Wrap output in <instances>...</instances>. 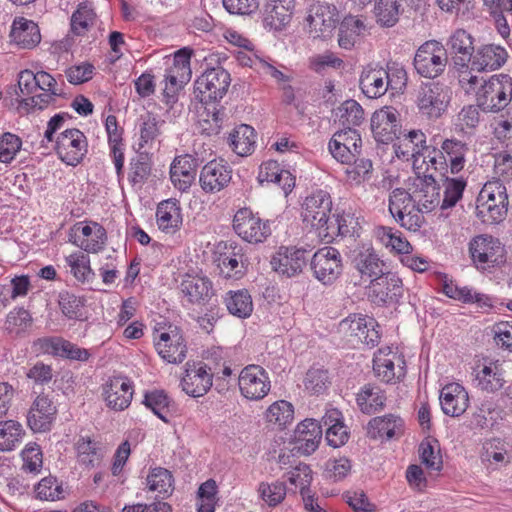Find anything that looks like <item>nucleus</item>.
Returning <instances> with one entry per match:
<instances>
[{
  "mask_svg": "<svg viewBox=\"0 0 512 512\" xmlns=\"http://www.w3.org/2000/svg\"><path fill=\"white\" fill-rule=\"evenodd\" d=\"M364 30L365 25L361 19L351 15L345 17L339 26V46L344 49H351Z\"/></svg>",
  "mask_w": 512,
  "mask_h": 512,
  "instance_id": "nucleus-40",
  "label": "nucleus"
},
{
  "mask_svg": "<svg viewBox=\"0 0 512 512\" xmlns=\"http://www.w3.org/2000/svg\"><path fill=\"white\" fill-rule=\"evenodd\" d=\"M352 263L362 276L376 278L384 273V263L371 247H362L355 251Z\"/></svg>",
  "mask_w": 512,
  "mask_h": 512,
  "instance_id": "nucleus-28",
  "label": "nucleus"
},
{
  "mask_svg": "<svg viewBox=\"0 0 512 512\" xmlns=\"http://www.w3.org/2000/svg\"><path fill=\"white\" fill-rule=\"evenodd\" d=\"M474 381L479 389L489 393L500 390L505 383L502 369L493 363L488 366L484 365L481 370L477 371Z\"/></svg>",
  "mask_w": 512,
  "mask_h": 512,
  "instance_id": "nucleus-35",
  "label": "nucleus"
},
{
  "mask_svg": "<svg viewBox=\"0 0 512 512\" xmlns=\"http://www.w3.org/2000/svg\"><path fill=\"white\" fill-rule=\"evenodd\" d=\"M335 116L343 128L354 129L364 120V110L355 100L344 101L335 111Z\"/></svg>",
  "mask_w": 512,
  "mask_h": 512,
  "instance_id": "nucleus-41",
  "label": "nucleus"
},
{
  "mask_svg": "<svg viewBox=\"0 0 512 512\" xmlns=\"http://www.w3.org/2000/svg\"><path fill=\"white\" fill-rule=\"evenodd\" d=\"M403 425V420L394 414L375 417L368 423V434L374 439L378 437L391 439L402 433Z\"/></svg>",
  "mask_w": 512,
  "mask_h": 512,
  "instance_id": "nucleus-32",
  "label": "nucleus"
},
{
  "mask_svg": "<svg viewBox=\"0 0 512 512\" xmlns=\"http://www.w3.org/2000/svg\"><path fill=\"white\" fill-rule=\"evenodd\" d=\"M331 210L332 200L330 194L324 190H317L306 197L302 205L301 215L303 221L319 233L330 219Z\"/></svg>",
  "mask_w": 512,
  "mask_h": 512,
  "instance_id": "nucleus-10",
  "label": "nucleus"
},
{
  "mask_svg": "<svg viewBox=\"0 0 512 512\" xmlns=\"http://www.w3.org/2000/svg\"><path fill=\"white\" fill-rule=\"evenodd\" d=\"M104 395L107 405L116 410L126 409L132 400V385L122 377L112 379L104 388Z\"/></svg>",
  "mask_w": 512,
  "mask_h": 512,
  "instance_id": "nucleus-27",
  "label": "nucleus"
},
{
  "mask_svg": "<svg viewBox=\"0 0 512 512\" xmlns=\"http://www.w3.org/2000/svg\"><path fill=\"white\" fill-rule=\"evenodd\" d=\"M386 397L383 391L371 384H366L357 394V405L365 414H373L384 407Z\"/></svg>",
  "mask_w": 512,
  "mask_h": 512,
  "instance_id": "nucleus-38",
  "label": "nucleus"
},
{
  "mask_svg": "<svg viewBox=\"0 0 512 512\" xmlns=\"http://www.w3.org/2000/svg\"><path fill=\"white\" fill-rule=\"evenodd\" d=\"M329 383L328 372L321 368H310L304 379L305 389L312 394L323 393Z\"/></svg>",
  "mask_w": 512,
  "mask_h": 512,
  "instance_id": "nucleus-59",
  "label": "nucleus"
},
{
  "mask_svg": "<svg viewBox=\"0 0 512 512\" xmlns=\"http://www.w3.org/2000/svg\"><path fill=\"white\" fill-rule=\"evenodd\" d=\"M508 53L505 48L487 44L477 47L475 60L471 64H505Z\"/></svg>",
  "mask_w": 512,
  "mask_h": 512,
  "instance_id": "nucleus-54",
  "label": "nucleus"
},
{
  "mask_svg": "<svg viewBox=\"0 0 512 512\" xmlns=\"http://www.w3.org/2000/svg\"><path fill=\"white\" fill-rule=\"evenodd\" d=\"M469 253L478 269L486 270L505 262L504 246L491 235L482 234L472 238Z\"/></svg>",
  "mask_w": 512,
  "mask_h": 512,
  "instance_id": "nucleus-5",
  "label": "nucleus"
},
{
  "mask_svg": "<svg viewBox=\"0 0 512 512\" xmlns=\"http://www.w3.org/2000/svg\"><path fill=\"white\" fill-rule=\"evenodd\" d=\"M442 154L446 156L448 168L451 174H458L465 165L468 145L458 139H445L441 143Z\"/></svg>",
  "mask_w": 512,
  "mask_h": 512,
  "instance_id": "nucleus-34",
  "label": "nucleus"
},
{
  "mask_svg": "<svg viewBox=\"0 0 512 512\" xmlns=\"http://www.w3.org/2000/svg\"><path fill=\"white\" fill-rule=\"evenodd\" d=\"M202 161L191 154L174 158L170 167V178L180 191L188 190L196 179L197 169Z\"/></svg>",
  "mask_w": 512,
  "mask_h": 512,
  "instance_id": "nucleus-19",
  "label": "nucleus"
},
{
  "mask_svg": "<svg viewBox=\"0 0 512 512\" xmlns=\"http://www.w3.org/2000/svg\"><path fill=\"white\" fill-rule=\"evenodd\" d=\"M386 70L383 67L364 70L360 77V88L368 98H378L388 90Z\"/></svg>",
  "mask_w": 512,
  "mask_h": 512,
  "instance_id": "nucleus-29",
  "label": "nucleus"
},
{
  "mask_svg": "<svg viewBox=\"0 0 512 512\" xmlns=\"http://www.w3.org/2000/svg\"><path fill=\"white\" fill-rule=\"evenodd\" d=\"M348 217L349 216L345 215H337L335 218L330 217L325 227L319 232L321 240L325 243H330L338 235L345 236L349 234L350 229L347 224Z\"/></svg>",
  "mask_w": 512,
  "mask_h": 512,
  "instance_id": "nucleus-57",
  "label": "nucleus"
},
{
  "mask_svg": "<svg viewBox=\"0 0 512 512\" xmlns=\"http://www.w3.org/2000/svg\"><path fill=\"white\" fill-rule=\"evenodd\" d=\"M143 404L165 423H169V418L175 411V402L164 390L147 391Z\"/></svg>",
  "mask_w": 512,
  "mask_h": 512,
  "instance_id": "nucleus-31",
  "label": "nucleus"
},
{
  "mask_svg": "<svg viewBox=\"0 0 512 512\" xmlns=\"http://www.w3.org/2000/svg\"><path fill=\"white\" fill-rule=\"evenodd\" d=\"M150 490L157 491L159 496L165 498L173 491V476L165 468H155L147 477Z\"/></svg>",
  "mask_w": 512,
  "mask_h": 512,
  "instance_id": "nucleus-48",
  "label": "nucleus"
},
{
  "mask_svg": "<svg viewBox=\"0 0 512 512\" xmlns=\"http://www.w3.org/2000/svg\"><path fill=\"white\" fill-rule=\"evenodd\" d=\"M443 61L447 63L446 48L436 40H429L418 48L413 64H442Z\"/></svg>",
  "mask_w": 512,
  "mask_h": 512,
  "instance_id": "nucleus-43",
  "label": "nucleus"
},
{
  "mask_svg": "<svg viewBox=\"0 0 512 512\" xmlns=\"http://www.w3.org/2000/svg\"><path fill=\"white\" fill-rule=\"evenodd\" d=\"M155 348L160 357L168 363H181L186 357L187 347L177 327H169L168 332H162L155 343Z\"/></svg>",
  "mask_w": 512,
  "mask_h": 512,
  "instance_id": "nucleus-20",
  "label": "nucleus"
},
{
  "mask_svg": "<svg viewBox=\"0 0 512 512\" xmlns=\"http://www.w3.org/2000/svg\"><path fill=\"white\" fill-rule=\"evenodd\" d=\"M34 410L38 414H34V433L49 431L57 412L56 406L48 396H38L34 401Z\"/></svg>",
  "mask_w": 512,
  "mask_h": 512,
  "instance_id": "nucleus-36",
  "label": "nucleus"
},
{
  "mask_svg": "<svg viewBox=\"0 0 512 512\" xmlns=\"http://www.w3.org/2000/svg\"><path fill=\"white\" fill-rule=\"evenodd\" d=\"M450 101L451 93L448 87L438 82H429L420 87L416 104L423 117L436 120L446 112Z\"/></svg>",
  "mask_w": 512,
  "mask_h": 512,
  "instance_id": "nucleus-4",
  "label": "nucleus"
},
{
  "mask_svg": "<svg viewBox=\"0 0 512 512\" xmlns=\"http://www.w3.org/2000/svg\"><path fill=\"white\" fill-rule=\"evenodd\" d=\"M373 370L375 376L382 382L397 383L406 375V361L397 349L381 348L374 355Z\"/></svg>",
  "mask_w": 512,
  "mask_h": 512,
  "instance_id": "nucleus-7",
  "label": "nucleus"
},
{
  "mask_svg": "<svg viewBox=\"0 0 512 512\" xmlns=\"http://www.w3.org/2000/svg\"><path fill=\"white\" fill-rule=\"evenodd\" d=\"M105 127L108 134V141L111 147V155L113 157L116 172L120 177L124 166V153L120 148L122 132L118 129L117 118L114 115H109L106 118Z\"/></svg>",
  "mask_w": 512,
  "mask_h": 512,
  "instance_id": "nucleus-37",
  "label": "nucleus"
},
{
  "mask_svg": "<svg viewBox=\"0 0 512 512\" xmlns=\"http://www.w3.org/2000/svg\"><path fill=\"white\" fill-rule=\"evenodd\" d=\"M96 13L92 8L91 3H80L77 10L71 16V31L75 35H83L85 32L94 25Z\"/></svg>",
  "mask_w": 512,
  "mask_h": 512,
  "instance_id": "nucleus-47",
  "label": "nucleus"
},
{
  "mask_svg": "<svg viewBox=\"0 0 512 512\" xmlns=\"http://www.w3.org/2000/svg\"><path fill=\"white\" fill-rule=\"evenodd\" d=\"M234 57L238 64H249L258 61L260 64H270L269 57H266L261 51L255 50L251 42L243 39V43L239 44V48L233 51Z\"/></svg>",
  "mask_w": 512,
  "mask_h": 512,
  "instance_id": "nucleus-58",
  "label": "nucleus"
},
{
  "mask_svg": "<svg viewBox=\"0 0 512 512\" xmlns=\"http://www.w3.org/2000/svg\"><path fill=\"white\" fill-rule=\"evenodd\" d=\"M31 23L32 21L22 16L15 17L11 24L9 33L11 41L22 48L29 47L30 42L32 41V39H28Z\"/></svg>",
  "mask_w": 512,
  "mask_h": 512,
  "instance_id": "nucleus-61",
  "label": "nucleus"
},
{
  "mask_svg": "<svg viewBox=\"0 0 512 512\" xmlns=\"http://www.w3.org/2000/svg\"><path fill=\"white\" fill-rule=\"evenodd\" d=\"M233 229L243 240L252 243H262L271 234L268 222H264L249 208L239 209L234 215Z\"/></svg>",
  "mask_w": 512,
  "mask_h": 512,
  "instance_id": "nucleus-9",
  "label": "nucleus"
},
{
  "mask_svg": "<svg viewBox=\"0 0 512 512\" xmlns=\"http://www.w3.org/2000/svg\"><path fill=\"white\" fill-rule=\"evenodd\" d=\"M310 251L304 248L280 247L271 260L273 269L286 276L293 277L301 273L307 265Z\"/></svg>",
  "mask_w": 512,
  "mask_h": 512,
  "instance_id": "nucleus-16",
  "label": "nucleus"
},
{
  "mask_svg": "<svg viewBox=\"0 0 512 512\" xmlns=\"http://www.w3.org/2000/svg\"><path fill=\"white\" fill-rule=\"evenodd\" d=\"M6 329L9 333L20 335L32 326V316L28 309L17 307L10 311L6 317Z\"/></svg>",
  "mask_w": 512,
  "mask_h": 512,
  "instance_id": "nucleus-52",
  "label": "nucleus"
},
{
  "mask_svg": "<svg viewBox=\"0 0 512 512\" xmlns=\"http://www.w3.org/2000/svg\"><path fill=\"white\" fill-rule=\"evenodd\" d=\"M426 143V136L421 130H410L408 133H402L398 143L394 144L395 153L398 158L409 159L417 158L423 152Z\"/></svg>",
  "mask_w": 512,
  "mask_h": 512,
  "instance_id": "nucleus-30",
  "label": "nucleus"
},
{
  "mask_svg": "<svg viewBox=\"0 0 512 512\" xmlns=\"http://www.w3.org/2000/svg\"><path fill=\"white\" fill-rule=\"evenodd\" d=\"M238 385L242 396L253 401L263 399L271 388L268 373L258 365L243 368L238 377Z\"/></svg>",
  "mask_w": 512,
  "mask_h": 512,
  "instance_id": "nucleus-11",
  "label": "nucleus"
},
{
  "mask_svg": "<svg viewBox=\"0 0 512 512\" xmlns=\"http://www.w3.org/2000/svg\"><path fill=\"white\" fill-rule=\"evenodd\" d=\"M413 203L422 211L430 212L441 202L440 186L432 175H425L414 182V190L411 193Z\"/></svg>",
  "mask_w": 512,
  "mask_h": 512,
  "instance_id": "nucleus-22",
  "label": "nucleus"
},
{
  "mask_svg": "<svg viewBox=\"0 0 512 512\" xmlns=\"http://www.w3.org/2000/svg\"><path fill=\"white\" fill-rule=\"evenodd\" d=\"M403 283L397 274L387 272L370 282L368 296L377 305L398 303L403 295Z\"/></svg>",
  "mask_w": 512,
  "mask_h": 512,
  "instance_id": "nucleus-12",
  "label": "nucleus"
},
{
  "mask_svg": "<svg viewBox=\"0 0 512 512\" xmlns=\"http://www.w3.org/2000/svg\"><path fill=\"white\" fill-rule=\"evenodd\" d=\"M466 185L467 182L463 177H446L444 181V197L442 200L441 208L447 209L454 207L456 203L462 198Z\"/></svg>",
  "mask_w": 512,
  "mask_h": 512,
  "instance_id": "nucleus-55",
  "label": "nucleus"
},
{
  "mask_svg": "<svg viewBox=\"0 0 512 512\" xmlns=\"http://www.w3.org/2000/svg\"><path fill=\"white\" fill-rule=\"evenodd\" d=\"M23 435L24 431L18 422L14 420L0 422V450H12Z\"/></svg>",
  "mask_w": 512,
  "mask_h": 512,
  "instance_id": "nucleus-53",
  "label": "nucleus"
},
{
  "mask_svg": "<svg viewBox=\"0 0 512 512\" xmlns=\"http://www.w3.org/2000/svg\"><path fill=\"white\" fill-rule=\"evenodd\" d=\"M367 325H376L374 318L362 315L352 314L341 321L342 330L349 332L351 336L356 337L360 342L367 328Z\"/></svg>",
  "mask_w": 512,
  "mask_h": 512,
  "instance_id": "nucleus-56",
  "label": "nucleus"
},
{
  "mask_svg": "<svg viewBox=\"0 0 512 512\" xmlns=\"http://www.w3.org/2000/svg\"><path fill=\"white\" fill-rule=\"evenodd\" d=\"M254 137V129L249 125L241 124L231 134L230 145L236 154L246 156L254 150Z\"/></svg>",
  "mask_w": 512,
  "mask_h": 512,
  "instance_id": "nucleus-44",
  "label": "nucleus"
},
{
  "mask_svg": "<svg viewBox=\"0 0 512 512\" xmlns=\"http://www.w3.org/2000/svg\"><path fill=\"white\" fill-rule=\"evenodd\" d=\"M447 58L453 64H471L476 57L474 38L464 29H457L447 42Z\"/></svg>",
  "mask_w": 512,
  "mask_h": 512,
  "instance_id": "nucleus-18",
  "label": "nucleus"
},
{
  "mask_svg": "<svg viewBox=\"0 0 512 512\" xmlns=\"http://www.w3.org/2000/svg\"><path fill=\"white\" fill-rule=\"evenodd\" d=\"M218 266L226 277H240L244 268V255L241 249L235 246L230 253L221 254Z\"/></svg>",
  "mask_w": 512,
  "mask_h": 512,
  "instance_id": "nucleus-49",
  "label": "nucleus"
},
{
  "mask_svg": "<svg viewBox=\"0 0 512 512\" xmlns=\"http://www.w3.org/2000/svg\"><path fill=\"white\" fill-rule=\"evenodd\" d=\"M479 108L485 112H498L512 99V78L507 74L493 75L483 80L476 92Z\"/></svg>",
  "mask_w": 512,
  "mask_h": 512,
  "instance_id": "nucleus-3",
  "label": "nucleus"
},
{
  "mask_svg": "<svg viewBox=\"0 0 512 512\" xmlns=\"http://www.w3.org/2000/svg\"><path fill=\"white\" fill-rule=\"evenodd\" d=\"M401 0H375L374 13L381 26H394L401 14Z\"/></svg>",
  "mask_w": 512,
  "mask_h": 512,
  "instance_id": "nucleus-45",
  "label": "nucleus"
},
{
  "mask_svg": "<svg viewBox=\"0 0 512 512\" xmlns=\"http://www.w3.org/2000/svg\"><path fill=\"white\" fill-rule=\"evenodd\" d=\"M380 231V239L387 247H391L392 250L400 254H409L411 252V244L401 237L400 233L393 232L392 228L387 227H382Z\"/></svg>",
  "mask_w": 512,
  "mask_h": 512,
  "instance_id": "nucleus-62",
  "label": "nucleus"
},
{
  "mask_svg": "<svg viewBox=\"0 0 512 512\" xmlns=\"http://www.w3.org/2000/svg\"><path fill=\"white\" fill-rule=\"evenodd\" d=\"M306 21L314 37H327L339 22V12L335 5L318 1L311 5Z\"/></svg>",
  "mask_w": 512,
  "mask_h": 512,
  "instance_id": "nucleus-15",
  "label": "nucleus"
},
{
  "mask_svg": "<svg viewBox=\"0 0 512 512\" xmlns=\"http://www.w3.org/2000/svg\"><path fill=\"white\" fill-rule=\"evenodd\" d=\"M293 418V405L285 400L274 402L266 412L267 421L278 425L280 428H284L287 424L291 423Z\"/></svg>",
  "mask_w": 512,
  "mask_h": 512,
  "instance_id": "nucleus-51",
  "label": "nucleus"
},
{
  "mask_svg": "<svg viewBox=\"0 0 512 512\" xmlns=\"http://www.w3.org/2000/svg\"><path fill=\"white\" fill-rule=\"evenodd\" d=\"M508 205L505 185L500 180L488 181L477 197V216L484 223H499L505 219Z\"/></svg>",
  "mask_w": 512,
  "mask_h": 512,
  "instance_id": "nucleus-2",
  "label": "nucleus"
},
{
  "mask_svg": "<svg viewBox=\"0 0 512 512\" xmlns=\"http://www.w3.org/2000/svg\"><path fill=\"white\" fill-rule=\"evenodd\" d=\"M68 236L69 242L88 253H96L103 249L107 240L105 228L96 222H92L91 225L76 223L70 228Z\"/></svg>",
  "mask_w": 512,
  "mask_h": 512,
  "instance_id": "nucleus-14",
  "label": "nucleus"
},
{
  "mask_svg": "<svg viewBox=\"0 0 512 512\" xmlns=\"http://www.w3.org/2000/svg\"><path fill=\"white\" fill-rule=\"evenodd\" d=\"M295 0H266L263 23L275 31L283 30L291 21Z\"/></svg>",
  "mask_w": 512,
  "mask_h": 512,
  "instance_id": "nucleus-23",
  "label": "nucleus"
},
{
  "mask_svg": "<svg viewBox=\"0 0 512 512\" xmlns=\"http://www.w3.org/2000/svg\"><path fill=\"white\" fill-rule=\"evenodd\" d=\"M439 399L443 413L451 417L461 416L468 408V393L458 383H450L444 386Z\"/></svg>",
  "mask_w": 512,
  "mask_h": 512,
  "instance_id": "nucleus-25",
  "label": "nucleus"
},
{
  "mask_svg": "<svg viewBox=\"0 0 512 512\" xmlns=\"http://www.w3.org/2000/svg\"><path fill=\"white\" fill-rule=\"evenodd\" d=\"M78 461L86 467L97 466L102 458L99 443L90 437H80L76 443Z\"/></svg>",
  "mask_w": 512,
  "mask_h": 512,
  "instance_id": "nucleus-46",
  "label": "nucleus"
},
{
  "mask_svg": "<svg viewBox=\"0 0 512 512\" xmlns=\"http://www.w3.org/2000/svg\"><path fill=\"white\" fill-rule=\"evenodd\" d=\"M185 376L181 380L183 391L192 397H200L206 394L212 386L213 374L211 368L200 362L198 367L187 363Z\"/></svg>",
  "mask_w": 512,
  "mask_h": 512,
  "instance_id": "nucleus-21",
  "label": "nucleus"
},
{
  "mask_svg": "<svg viewBox=\"0 0 512 512\" xmlns=\"http://www.w3.org/2000/svg\"><path fill=\"white\" fill-rule=\"evenodd\" d=\"M413 204L411 194L403 188L394 189L389 196V211L396 219Z\"/></svg>",
  "mask_w": 512,
  "mask_h": 512,
  "instance_id": "nucleus-63",
  "label": "nucleus"
},
{
  "mask_svg": "<svg viewBox=\"0 0 512 512\" xmlns=\"http://www.w3.org/2000/svg\"><path fill=\"white\" fill-rule=\"evenodd\" d=\"M59 307L62 313L68 318L73 320L83 321L86 319L83 313L84 299L76 295L64 291L59 294Z\"/></svg>",
  "mask_w": 512,
  "mask_h": 512,
  "instance_id": "nucleus-50",
  "label": "nucleus"
},
{
  "mask_svg": "<svg viewBox=\"0 0 512 512\" xmlns=\"http://www.w3.org/2000/svg\"><path fill=\"white\" fill-rule=\"evenodd\" d=\"M483 6L494 19L499 33L508 35L510 28L506 16L512 15V0H483Z\"/></svg>",
  "mask_w": 512,
  "mask_h": 512,
  "instance_id": "nucleus-39",
  "label": "nucleus"
},
{
  "mask_svg": "<svg viewBox=\"0 0 512 512\" xmlns=\"http://www.w3.org/2000/svg\"><path fill=\"white\" fill-rule=\"evenodd\" d=\"M314 277L324 285L333 284L342 274L341 253L334 247L325 246L318 249L310 260Z\"/></svg>",
  "mask_w": 512,
  "mask_h": 512,
  "instance_id": "nucleus-6",
  "label": "nucleus"
},
{
  "mask_svg": "<svg viewBox=\"0 0 512 512\" xmlns=\"http://www.w3.org/2000/svg\"><path fill=\"white\" fill-rule=\"evenodd\" d=\"M398 117V111L392 107H384L373 113L371 130L377 142L387 144L400 139L402 130Z\"/></svg>",
  "mask_w": 512,
  "mask_h": 512,
  "instance_id": "nucleus-13",
  "label": "nucleus"
},
{
  "mask_svg": "<svg viewBox=\"0 0 512 512\" xmlns=\"http://www.w3.org/2000/svg\"><path fill=\"white\" fill-rule=\"evenodd\" d=\"M159 229L167 233H173L179 229L182 223L181 209L174 199L162 201L156 211Z\"/></svg>",
  "mask_w": 512,
  "mask_h": 512,
  "instance_id": "nucleus-33",
  "label": "nucleus"
},
{
  "mask_svg": "<svg viewBox=\"0 0 512 512\" xmlns=\"http://www.w3.org/2000/svg\"><path fill=\"white\" fill-rule=\"evenodd\" d=\"M34 492H36V497L41 500L54 501L61 498L63 490L61 485L57 483V479L49 476L43 478L38 485L34 487Z\"/></svg>",
  "mask_w": 512,
  "mask_h": 512,
  "instance_id": "nucleus-64",
  "label": "nucleus"
},
{
  "mask_svg": "<svg viewBox=\"0 0 512 512\" xmlns=\"http://www.w3.org/2000/svg\"><path fill=\"white\" fill-rule=\"evenodd\" d=\"M54 149L62 162L77 166L87 154V138L79 129H66L56 138Z\"/></svg>",
  "mask_w": 512,
  "mask_h": 512,
  "instance_id": "nucleus-8",
  "label": "nucleus"
},
{
  "mask_svg": "<svg viewBox=\"0 0 512 512\" xmlns=\"http://www.w3.org/2000/svg\"><path fill=\"white\" fill-rule=\"evenodd\" d=\"M180 290L191 304L205 305L214 295L212 282L207 277L186 275Z\"/></svg>",
  "mask_w": 512,
  "mask_h": 512,
  "instance_id": "nucleus-26",
  "label": "nucleus"
},
{
  "mask_svg": "<svg viewBox=\"0 0 512 512\" xmlns=\"http://www.w3.org/2000/svg\"><path fill=\"white\" fill-rule=\"evenodd\" d=\"M258 492L260 497L271 507L281 503L286 496V485L284 482L276 481L272 484L262 482Z\"/></svg>",
  "mask_w": 512,
  "mask_h": 512,
  "instance_id": "nucleus-60",
  "label": "nucleus"
},
{
  "mask_svg": "<svg viewBox=\"0 0 512 512\" xmlns=\"http://www.w3.org/2000/svg\"><path fill=\"white\" fill-rule=\"evenodd\" d=\"M32 72L29 69L21 71L19 74L18 85L10 86L6 91L4 101L7 106H15L17 112L23 116L28 115L31 110L32 87L30 86V77Z\"/></svg>",
  "mask_w": 512,
  "mask_h": 512,
  "instance_id": "nucleus-24",
  "label": "nucleus"
},
{
  "mask_svg": "<svg viewBox=\"0 0 512 512\" xmlns=\"http://www.w3.org/2000/svg\"><path fill=\"white\" fill-rule=\"evenodd\" d=\"M231 179V167L223 160H212L202 168L199 182L206 193H216L224 189Z\"/></svg>",
  "mask_w": 512,
  "mask_h": 512,
  "instance_id": "nucleus-17",
  "label": "nucleus"
},
{
  "mask_svg": "<svg viewBox=\"0 0 512 512\" xmlns=\"http://www.w3.org/2000/svg\"><path fill=\"white\" fill-rule=\"evenodd\" d=\"M231 83V77L223 66H211L195 82L196 97L201 103L199 124L202 133L217 135L227 119L225 108L220 105Z\"/></svg>",
  "mask_w": 512,
  "mask_h": 512,
  "instance_id": "nucleus-1",
  "label": "nucleus"
},
{
  "mask_svg": "<svg viewBox=\"0 0 512 512\" xmlns=\"http://www.w3.org/2000/svg\"><path fill=\"white\" fill-rule=\"evenodd\" d=\"M224 302L229 313L239 318H247L253 311L251 295L245 289L229 291Z\"/></svg>",
  "mask_w": 512,
  "mask_h": 512,
  "instance_id": "nucleus-42",
  "label": "nucleus"
}]
</instances>
